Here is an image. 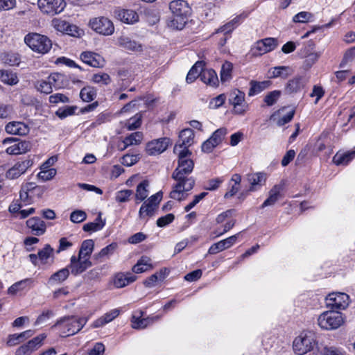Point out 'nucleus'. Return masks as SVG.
Here are the masks:
<instances>
[{"instance_id":"f257e3e1","label":"nucleus","mask_w":355,"mask_h":355,"mask_svg":"<svg viewBox=\"0 0 355 355\" xmlns=\"http://www.w3.org/2000/svg\"><path fill=\"white\" fill-rule=\"evenodd\" d=\"M180 147L174 148L173 152L178 157V166L172 174L176 181L170 197L173 199L182 200L184 199V192L191 190L195 184V179L190 176L194 168V162L191 158V151L179 152Z\"/></svg>"},{"instance_id":"f03ea898","label":"nucleus","mask_w":355,"mask_h":355,"mask_svg":"<svg viewBox=\"0 0 355 355\" xmlns=\"http://www.w3.org/2000/svg\"><path fill=\"white\" fill-rule=\"evenodd\" d=\"M87 322L86 318H78L74 315L64 316L59 319L53 327H58L62 337L73 336L80 331Z\"/></svg>"},{"instance_id":"7ed1b4c3","label":"nucleus","mask_w":355,"mask_h":355,"mask_svg":"<svg viewBox=\"0 0 355 355\" xmlns=\"http://www.w3.org/2000/svg\"><path fill=\"white\" fill-rule=\"evenodd\" d=\"M24 42L35 52L45 54L52 47L51 40L46 35L31 33L24 37Z\"/></svg>"},{"instance_id":"20e7f679","label":"nucleus","mask_w":355,"mask_h":355,"mask_svg":"<svg viewBox=\"0 0 355 355\" xmlns=\"http://www.w3.org/2000/svg\"><path fill=\"white\" fill-rule=\"evenodd\" d=\"M316 344L315 335L312 331L301 333L293 341V347L295 352L304 355L311 351Z\"/></svg>"},{"instance_id":"39448f33","label":"nucleus","mask_w":355,"mask_h":355,"mask_svg":"<svg viewBox=\"0 0 355 355\" xmlns=\"http://www.w3.org/2000/svg\"><path fill=\"white\" fill-rule=\"evenodd\" d=\"M318 322L322 329L332 330L340 327L343 324L344 319L340 312L328 311L320 315Z\"/></svg>"},{"instance_id":"423d86ee","label":"nucleus","mask_w":355,"mask_h":355,"mask_svg":"<svg viewBox=\"0 0 355 355\" xmlns=\"http://www.w3.org/2000/svg\"><path fill=\"white\" fill-rule=\"evenodd\" d=\"M64 76L59 73H53L49 76L46 80H38L35 87L41 93L49 94L52 92L53 88L59 89L63 87L62 81Z\"/></svg>"},{"instance_id":"0eeeda50","label":"nucleus","mask_w":355,"mask_h":355,"mask_svg":"<svg viewBox=\"0 0 355 355\" xmlns=\"http://www.w3.org/2000/svg\"><path fill=\"white\" fill-rule=\"evenodd\" d=\"M243 92L235 89L229 96V103L233 106V112L236 114L243 115L249 109V105L245 100Z\"/></svg>"},{"instance_id":"6e6552de","label":"nucleus","mask_w":355,"mask_h":355,"mask_svg":"<svg viewBox=\"0 0 355 355\" xmlns=\"http://www.w3.org/2000/svg\"><path fill=\"white\" fill-rule=\"evenodd\" d=\"M349 297L345 293H332L325 298L326 306L331 309H345L349 305Z\"/></svg>"},{"instance_id":"1a4fd4ad","label":"nucleus","mask_w":355,"mask_h":355,"mask_svg":"<svg viewBox=\"0 0 355 355\" xmlns=\"http://www.w3.org/2000/svg\"><path fill=\"white\" fill-rule=\"evenodd\" d=\"M37 4L42 12L51 15L60 13L66 5L64 0H37Z\"/></svg>"},{"instance_id":"9d476101","label":"nucleus","mask_w":355,"mask_h":355,"mask_svg":"<svg viewBox=\"0 0 355 355\" xmlns=\"http://www.w3.org/2000/svg\"><path fill=\"white\" fill-rule=\"evenodd\" d=\"M91 28L99 34L110 35L114 33V27L112 22L106 17H98L89 21Z\"/></svg>"},{"instance_id":"9b49d317","label":"nucleus","mask_w":355,"mask_h":355,"mask_svg":"<svg viewBox=\"0 0 355 355\" xmlns=\"http://www.w3.org/2000/svg\"><path fill=\"white\" fill-rule=\"evenodd\" d=\"M170 143V139L168 137L153 139L147 143L146 146V153L150 156L160 155L167 149Z\"/></svg>"},{"instance_id":"f8f14e48","label":"nucleus","mask_w":355,"mask_h":355,"mask_svg":"<svg viewBox=\"0 0 355 355\" xmlns=\"http://www.w3.org/2000/svg\"><path fill=\"white\" fill-rule=\"evenodd\" d=\"M144 312L141 310H137L133 312L131 322L132 327L137 329H144L148 325H150L159 320V315L148 316L146 318H143Z\"/></svg>"},{"instance_id":"ddd939ff","label":"nucleus","mask_w":355,"mask_h":355,"mask_svg":"<svg viewBox=\"0 0 355 355\" xmlns=\"http://www.w3.org/2000/svg\"><path fill=\"white\" fill-rule=\"evenodd\" d=\"M92 266V263L90 259H83L73 255L70 258V263L67 266V268H69V272H71L73 275L77 276L85 272Z\"/></svg>"},{"instance_id":"4468645a","label":"nucleus","mask_w":355,"mask_h":355,"mask_svg":"<svg viewBox=\"0 0 355 355\" xmlns=\"http://www.w3.org/2000/svg\"><path fill=\"white\" fill-rule=\"evenodd\" d=\"M46 336L44 334H40L32 340H29L26 344L20 346L15 352L16 355H28L33 351L38 349L41 345L42 341L46 338Z\"/></svg>"},{"instance_id":"2eb2a0df","label":"nucleus","mask_w":355,"mask_h":355,"mask_svg":"<svg viewBox=\"0 0 355 355\" xmlns=\"http://www.w3.org/2000/svg\"><path fill=\"white\" fill-rule=\"evenodd\" d=\"M194 132L191 128H185L182 130L179 135V139L175 145L174 148L180 147L179 152L189 150V147L193 144Z\"/></svg>"},{"instance_id":"dca6fc26","label":"nucleus","mask_w":355,"mask_h":355,"mask_svg":"<svg viewBox=\"0 0 355 355\" xmlns=\"http://www.w3.org/2000/svg\"><path fill=\"white\" fill-rule=\"evenodd\" d=\"M277 46V41L272 37H268L257 42L252 49L254 55H263L274 50Z\"/></svg>"},{"instance_id":"f3484780","label":"nucleus","mask_w":355,"mask_h":355,"mask_svg":"<svg viewBox=\"0 0 355 355\" xmlns=\"http://www.w3.org/2000/svg\"><path fill=\"white\" fill-rule=\"evenodd\" d=\"M33 162L31 159L17 162L12 167L8 170L6 174V178L10 180L19 178L33 165Z\"/></svg>"},{"instance_id":"a211bd4d","label":"nucleus","mask_w":355,"mask_h":355,"mask_svg":"<svg viewBox=\"0 0 355 355\" xmlns=\"http://www.w3.org/2000/svg\"><path fill=\"white\" fill-rule=\"evenodd\" d=\"M240 234L241 232L214 243L209 248L208 253L209 254H215L220 251L230 248L236 243Z\"/></svg>"},{"instance_id":"6ab92c4d","label":"nucleus","mask_w":355,"mask_h":355,"mask_svg":"<svg viewBox=\"0 0 355 355\" xmlns=\"http://www.w3.org/2000/svg\"><path fill=\"white\" fill-rule=\"evenodd\" d=\"M247 181L250 184L248 191H257L265 184L266 181V175L262 172L249 173L247 175Z\"/></svg>"},{"instance_id":"aec40b11","label":"nucleus","mask_w":355,"mask_h":355,"mask_svg":"<svg viewBox=\"0 0 355 355\" xmlns=\"http://www.w3.org/2000/svg\"><path fill=\"white\" fill-rule=\"evenodd\" d=\"M169 9L173 15L187 17L190 14L191 8L187 1L173 0L169 3Z\"/></svg>"},{"instance_id":"412c9836","label":"nucleus","mask_w":355,"mask_h":355,"mask_svg":"<svg viewBox=\"0 0 355 355\" xmlns=\"http://www.w3.org/2000/svg\"><path fill=\"white\" fill-rule=\"evenodd\" d=\"M80 59L84 63L92 67H103L105 64L104 58L92 51L83 52L80 54Z\"/></svg>"},{"instance_id":"4be33fe9","label":"nucleus","mask_w":355,"mask_h":355,"mask_svg":"<svg viewBox=\"0 0 355 355\" xmlns=\"http://www.w3.org/2000/svg\"><path fill=\"white\" fill-rule=\"evenodd\" d=\"M248 17V14L243 12L236 16L233 19L218 28L216 31V33H224L227 35L233 31L237 26H239Z\"/></svg>"},{"instance_id":"5701e85b","label":"nucleus","mask_w":355,"mask_h":355,"mask_svg":"<svg viewBox=\"0 0 355 355\" xmlns=\"http://www.w3.org/2000/svg\"><path fill=\"white\" fill-rule=\"evenodd\" d=\"M6 131L8 134L24 136L29 132L30 128L23 122L12 121L6 125Z\"/></svg>"},{"instance_id":"b1692460","label":"nucleus","mask_w":355,"mask_h":355,"mask_svg":"<svg viewBox=\"0 0 355 355\" xmlns=\"http://www.w3.org/2000/svg\"><path fill=\"white\" fill-rule=\"evenodd\" d=\"M27 227L31 230L32 233L35 236H40L46 232V224L39 217H32L26 221Z\"/></svg>"},{"instance_id":"393cba45","label":"nucleus","mask_w":355,"mask_h":355,"mask_svg":"<svg viewBox=\"0 0 355 355\" xmlns=\"http://www.w3.org/2000/svg\"><path fill=\"white\" fill-rule=\"evenodd\" d=\"M306 80L304 77L297 76L290 80L286 85L285 92L287 94L300 92L306 85Z\"/></svg>"},{"instance_id":"a878e982","label":"nucleus","mask_w":355,"mask_h":355,"mask_svg":"<svg viewBox=\"0 0 355 355\" xmlns=\"http://www.w3.org/2000/svg\"><path fill=\"white\" fill-rule=\"evenodd\" d=\"M116 16L119 20L128 24H133L139 21L138 14L130 9H119L116 11Z\"/></svg>"},{"instance_id":"bb28decb","label":"nucleus","mask_w":355,"mask_h":355,"mask_svg":"<svg viewBox=\"0 0 355 355\" xmlns=\"http://www.w3.org/2000/svg\"><path fill=\"white\" fill-rule=\"evenodd\" d=\"M271 81L270 80H263V81H257L252 80L250 81V89L248 92L249 96H256L265 89L269 88L271 85Z\"/></svg>"},{"instance_id":"cd10ccee","label":"nucleus","mask_w":355,"mask_h":355,"mask_svg":"<svg viewBox=\"0 0 355 355\" xmlns=\"http://www.w3.org/2000/svg\"><path fill=\"white\" fill-rule=\"evenodd\" d=\"M200 80L206 85L216 86L218 84V78L216 71L212 69H201Z\"/></svg>"},{"instance_id":"c85d7f7f","label":"nucleus","mask_w":355,"mask_h":355,"mask_svg":"<svg viewBox=\"0 0 355 355\" xmlns=\"http://www.w3.org/2000/svg\"><path fill=\"white\" fill-rule=\"evenodd\" d=\"M119 309H114L109 312L105 313L103 316L96 320L93 324L92 327L98 328L105 325L106 324L114 320L118 315L120 314Z\"/></svg>"},{"instance_id":"c756f323","label":"nucleus","mask_w":355,"mask_h":355,"mask_svg":"<svg viewBox=\"0 0 355 355\" xmlns=\"http://www.w3.org/2000/svg\"><path fill=\"white\" fill-rule=\"evenodd\" d=\"M137 277L131 272H119L115 275L114 285L116 288H123L135 282Z\"/></svg>"},{"instance_id":"7c9ffc66","label":"nucleus","mask_w":355,"mask_h":355,"mask_svg":"<svg viewBox=\"0 0 355 355\" xmlns=\"http://www.w3.org/2000/svg\"><path fill=\"white\" fill-rule=\"evenodd\" d=\"M69 268H63L51 275L48 279V284L53 286L62 284L69 277Z\"/></svg>"},{"instance_id":"2f4dec72","label":"nucleus","mask_w":355,"mask_h":355,"mask_svg":"<svg viewBox=\"0 0 355 355\" xmlns=\"http://www.w3.org/2000/svg\"><path fill=\"white\" fill-rule=\"evenodd\" d=\"M282 186L280 184L275 185L269 191L268 198L261 205V208H265L268 206L274 205L281 196V191Z\"/></svg>"},{"instance_id":"473e14b6","label":"nucleus","mask_w":355,"mask_h":355,"mask_svg":"<svg viewBox=\"0 0 355 355\" xmlns=\"http://www.w3.org/2000/svg\"><path fill=\"white\" fill-rule=\"evenodd\" d=\"M31 148L29 141H22L9 146L6 151L9 155H19L28 152Z\"/></svg>"},{"instance_id":"72a5a7b5","label":"nucleus","mask_w":355,"mask_h":355,"mask_svg":"<svg viewBox=\"0 0 355 355\" xmlns=\"http://www.w3.org/2000/svg\"><path fill=\"white\" fill-rule=\"evenodd\" d=\"M33 282L34 281L31 278H26L19 281L9 287L8 293L11 295H15L19 291L29 289L33 286Z\"/></svg>"},{"instance_id":"f704fd0d","label":"nucleus","mask_w":355,"mask_h":355,"mask_svg":"<svg viewBox=\"0 0 355 355\" xmlns=\"http://www.w3.org/2000/svg\"><path fill=\"white\" fill-rule=\"evenodd\" d=\"M118 44L128 51L136 52L142 51L141 44L125 36H121L118 39Z\"/></svg>"},{"instance_id":"c9c22d12","label":"nucleus","mask_w":355,"mask_h":355,"mask_svg":"<svg viewBox=\"0 0 355 355\" xmlns=\"http://www.w3.org/2000/svg\"><path fill=\"white\" fill-rule=\"evenodd\" d=\"M149 182L146 180L141 181L137 187L135 193L136 203L144 201L149 194Z\"/></svg>"},{"instance_id":"e433bc0d","label":"nucleus","mask_w":355,"mask_h":355,"mask_svg":"<svg viewBox=\"0 0 355 355\" xmlns=\"http://www.w3.org/2000/svg\"><path fill=\"white\" fill-rule=\"evenodd\" d=\"M105 225V219H102L101 213H99L94 222L86 223L83 225V230L85 232H97L102 230Z\"/></svg>"},{"instance_id":"4c0bfd02","label":"nucleus","mask_w":355,"mask_h":355,"mask_svg":"<svg viewBox=\"0 0 355 355\" xmlns=\"http://www.w3.org/2000/svg\"><path fill=\"white\" fill-rule=\"evenodd\" d=\"M94 242L92 239H87L83 241L78 257L89 259L94 250Z\"/></svg>"},{"instance_id":"58836bf2","label":"nucleus","mask_w":355,"mask_h":355,"mask_svg":"<svg viewBox=\"0 0 355 355\" xmlns=\"http://www.w3.org/2000/svg\"><path fill=\"white\" fill-rule=\"evenodd\" d=\"M187 17L173 15L167 22V26L172 30H182L187 21Z\"/></svg>"},{"instance_id":"ea45409f","label":"nucleus","mask_w":355,"mask_h":355,"mask_svg":"<svg viewBox=\"0 0 355 355\" xmlns=\"http://www.w3.org/2000/svg\"><path fill=\"white\" fill-rule=\"evenodd\" d=\"M355 157V151L345 153H336L333 157L334 163L337 165H347Z\"/></svg>"},{"instance_id":"a19ab883","label":"nucleus","mask_w":355,"mask_h":355,"mask_svg":"<svg viewBox=\"0 0 355 355\" xmlns=\"http://www.w3.org/2000/svg\"><path fill=\"white\" fill-rule=\"evenodd\" d=\"M0 80L9 85H17L19 82L17 74L8 70H0Z\"/></svg>"},{"instance_id":"79ce46f5","label":"nucleus","mask_w":355,"mask_h":355,"mask_svg":"<svg viewBox=\"0 0 355 355\" xmlns=\"http://www.w3.org/2000/svg\"><path fill=\"white\" fill-rule=\"evenodd\" d=\"M151 267V259L148 257H142L133 266L132 271L135 273H141Z\"/></svg>"},{"instance_id":"37998d69","label":"nucleus","mask_w":355,"mask_h":355,"mask_svg":"<svg viewBox=\"0 0 355 355\" xmlns=\"http://www.w3.org/2000/svg\"><path fill=\"white\" fill-rule=\"evenodd\" d=\"M233 64L228 61H225L221 67L220 76L222 83L230 81L232 78Z\"/></svg>"},{"instance_id":"c03bdc74","label":"nucleus","mask_w":355,"mask_h":355,"mask_svg":"<svg viewBox=\"0 0 355 355\" xmlns=\"http://www.w3.org/2000/svg\"><path fill=\"white\" fill-rule=\"evenodd\" d=\"M203 64L202 62H197L189 71L186 77L187 83H192L199 77L200 78V71L202 69Z\"/></svg>"},{"instance_id":"a18cd8bd","label":"nucleus","mask_w":355,"mask_h":355,"mask_svg":"<svg viewBox=\"0 0 355 355\" xmlns=\"http://www.w3.org/2000/svg\"><path fill=\"white\" fill-rule=\"evenodd\" d=\"M143 139V133L141 132H135L125 137L123 140L124 147L123 149L126 148L128 146L132 145L139 144Z\"/></svg>"},{"instance_id":"49530a36","label":"nucleus","mask_w":355,"mask_h":355,"mask_svg":"<svg viewBox=\"0 0 355 355\" xmlns=\"http://www.w3.org/2000/svg\"><path fill=\"white\" fill-rule=\"evenodd\" d=\"M166 268L162 269L159 273H155L150 276L144 282L145 286L150 288L155 286L158 280H162L166 277Z\"/></svg>"},{"instance_id":"de8ad7c7","label":"nucleus","mask_w":355,"mask_h":355,"mask_svg":"<svg viewBox=\"0 0 355 355\" xmlns=\"http://www.w3.org/2000/svg\"><path fill=\"white\" fill-rule=\"evenodd\" d=\"M1 60L10 66H18L20 63V56L15 53H6L1 55Z\"/></svg>"},{"instance_id":"09e8293b","label":"nucleus","mask_w":355,"mask_h":355,"mask_svg":"<svg viewBox=\"0 0 355 355\" xmlns=\"http://www.w3.org/2000/svg\"><path fill=\"white\" fill-rule=\"evenodd\" d=\"M314 15L306 11H302L295 15L293 17V21L295 23H306L313 21Z\"/></svg>"},{"instance_id":"8fccbe9b","label":"nucleus","mask_w":355,"mask_h":355,"mask_svg":"<svg viewBox=\"0 0 355 355\" xmlns=\"http://www.w3.org/2000/svg\"><path fill=\"white\" fill-rule=\"evenodd\" d=\"M96 91L92 87H83L80 92V96L85 102H90L93 101L96 97Z\"/></svg>"},{"instance_id":"3c124183","label":"nucleus","mask_w":355,"mask_h":355,"mask_svg":"<svg viewBox=\"0 0 355 355\" xmlns=\"http://www.w3.org/2000/svg\"><path fill=\"white\" fill-rule=\"evenodd\" d=\"M227 134V128H220L217 129L209 138L216 146H218L223 141L225 136Z\"/></svg>"},{"instance_id":"603ef678","label":"nucleus","mask_w":355,"mask_h":355,"mask_svg":"<svg viewBox=\"0 0 355 355\" xmlns=\"http://www.w3.org/2000/svg\"><path fill=\"white\" fill-rule=\"evenodd\" d=\"M281 96L279 90H274L268 92L264 97L263 101L268 106L275 105Z\"/></svg>"},{"instance_id":"864d4df0","label":"nucleus","mask_w":355,"mask_h":355,"mask_svg":"<svg viewBox=\"0 0 355 355\" xmlns=\"http://www.w3.org/2000/svg\"><path fill=\"white\" fill-rule=\"evenodd\" d=\"M155 209V208H154L147 202H144V203L142 204L139 209V216L140 218H144L146 216H152L154 214Z\"/></svg>"},{"instance_id":"5fc2aeb1","label":"nucleus","mask_w":355,"mask_h":355,"mask_svg":"<svg viewBox=\"0 0 355 355\" xmlns=\"http://www.w3.org/2000/svg\"><path fill=\"white\" fill-rule=\"evenodd\" d=\"M133 191L130 189L120 190L116 193L115 200L118 202H126L130 200Z\"/></svg>"},{"instance_id":"6e6d98bb","label":"nucleus","mask_w":355,"mask_h":355,"mask_svg":"<svg viewBox=\"0 0 355 355\" xmlns=\"http://www.w3.org/2000/svg\"><path fill=\"white\" fill-rule=\"evenodd\" d=\"M117 248V244L116 243H112L111 244L107 245L106 247L101 249V250L97 254L94 255L96 259L102 258L104 257H107L111 255L114 253V250Z\"/></svg>"},{"instance_id":"4d7b16f0","label":"nucleus","mask_w":355,"mask_h":355,"mask_svg":"<svg viewBox=\"0 0 355 355\" xmlns=\"http://www.w3.org/2000/svg\"><path fill=\"white\" fill-rule=\"evenodd\" d=\"M141 124V116L136 114L128 120L125 126L128 130H134L140 127Z\"/></svg>"},{"instance_id":"13d9d810","label":"nucleus","mask_w":355,"mask_h":355,"mask_svg":"<svg viewBox=\"0 0 355 355\" xmlns=\"http://www.w3.org/2000/svg\"><path fill=\"white\" fill-rule=\"evenodd\" d=\"M38 173L37 176L43 181H48L51 180L56 175V170L53 168H42Z\"/></svg>"},{"instance_id":"bf43d9fd","label":"nucleus","mask_w":355,"mask_h":355,"mask_svg":"<svg viewBox=\"0 0 355 355\" xmlns=\"http://www.w3.org/2000/svg\"><path fill=\"white\" fill-rule=\"evenodd\" d=\"M289 69L288 67L286 66H279L275 67L272 69L271 77L272 78H277V77H287L288 75V71Z\"/></svg>"},{"instance_id":"052dcab7","label":"nucleus","mask_w":355,"mask_h":355,"mask_svg":"<svg viewBox=\"0 0 355 355\" xmlns=\"http://www.w3.org/2000/svg\"><path fill=\"white\" fill-rule=\"evenodd\" d=\"M52 252L53 248L50 246V245H45L44 248L40 250L37 253L39 259L41 261V262L45 263Z\"/></svg>"},{"instance_id":"680f3d73","label":"nucleus","mask_w":355,"mask_h":355,"mask_svg":"<svg viewBox=\"0 0 355 355\" xmlns=\"http://www.w3.org/2000/svg\"><path fill=\"white\" fill-rule=\"evenodd\" d=\"M76 107L73 106H67L62 108H59L55 114L56 115L61 119H63L69 116H71L74 114L76 110Z\"/></svg>"},{"instance_id":"e2e57ef3","label":"nucleus","mask_w":355,"mask_h":355,"mask_svg":"<svg viewBox=\"0 0 355 355\" xmlns=\"http://www.w3.org/2000/svg\"><path fill=\"white\" fill-rule=\"evenodd\" d=\"M87 218V214L84 211L82 210H76L71 212L70 215V220L71 222L74 223H79Z\"/></svg>"},{"instance_id":"0e129e2a","label":"nucleus","mask_w":355,"mask_h":355,"mask_svg":"<svg viewBox=\"0 0 355 355\" xmlns=\"http://www.w3.org/2000/svg\"><path fill=\"white\" fill-rule=\"evenodd\" d=\"M92 80L97 84L108 85L110 83V77L107 73H96L92 77Z\"/></svg>"},{"instance_id":"69168bd1","label":"nucleus","mask_w":355,"mask_h":355,"mask_svg":"<svg viewBox=\"0 0 355 355\" xmlns=\"http://www.w3.org/2000/svg\"><path fill=\"white\" fill-rule=\"evenodd\" d=\"M52 24L58 31L62 33H65L66 31H67V27H69V22L61 19H54L52 21Z\"/></svg>"},{"instance_id":"338daca9","label":"nucleus","mask_w":355,"mask_h":355,"mask_svg":"<svg viewBox=\"0 0 355 355\" xmlns=\"http://www.w3.org/2000/svg\"><path fill=\"white\" fill-rule=\"evenodd\" d=\"M226 96L224 94H221L210 101L209 107L212 109H217L224 104Z\"/></svg>"},{"instance_id":"774afa93","label":"nucleus","mask_w":355,"mask_h":355,"mask_svg":"<svg viewBox=\"0 0 355 355\" xmlns=\"http://www.w3.org/2000/svg\"><path fill=\"white\" fill-rule=\"evenodd\" d=\"M355 58V47H352L347 50L340 64V68H344L347 62L352 61Z\"/></svg>"}]
</instances>
